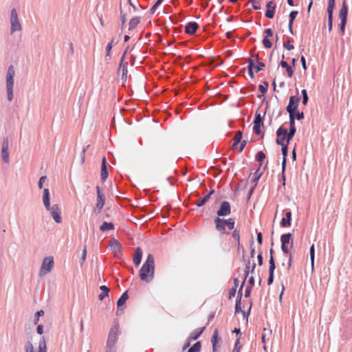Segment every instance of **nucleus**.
I'll use <instances>...</instances> for the list:
<instances>
[{
  "label": "nucleus",
  "mask_w": 352,
  "mask_h": 352,
  "mask_svg": "<svg viewBox=\"0 0 352 352\" xmlns=\"http://www.w3.org/2000/svg\"><path fill=\"white\" fill-rule=\"evenodd\" d=\"M128 3L130 5V6L133 9L134 11H137L138 7H140V8L144 9V8H143L140 3H138V5H135V3H133L131 1V0H128Z\"/></svg>",
  "instance_id": "nucleus-54"
},
{
  "label": "nucleus",
  "mask_w": 352,
  "mask_h": 352,
  "mask_svg": "<svg viewBox=\"0 0 352 352\" xmlns=\"http://www.w3.org/2000/svg\"><path fill=\"white\" fill-rule=\"evenodd\" d=\"M201 342L199 341L195 342L189 349L188 352H199L201 350Z\"/></svg>",
  "instance_id": "nucleus-31"
},
{
  "label": "nucleus",
  "mask_w": 352,
  "mask_h": 352,
  "mask_svg": "<svg viewBox=\"0 0 352 352\" xmlns=\"http://www.w3.org/2000/svg\"><path fill=\"white\" fill-rule=\"evenodd\" d=\"M300 101V97L298 96H292L289 98V104L286 107L289 116H295L296 112H297Z\"/></svg>",
  "instance_id": "nucleus-5"
},
{
  "label": "nucleus",
  "mask_w": 352,
  "mask_h": 352,
  "mask_svg": "<svg viewBox=\"0 0 352 352\" xmlns=\"http://www.w3.org/2000/svg\"><path fill=\"white\" fill-rule=\"evenodd\" d=\"M113 229H114V225H113V223H112L111 222L104 221L102 223V225L100 227V230L102 232L106 231V230H113Z\"/></svg>",
  "instance_id": "nucleus-28"
},
{
  "label": "nucleus",
  "mask_w": 352,
  "mask_h": 352,
  "mask_svg": "<svg viewBox=\"0 0 352 352\" xmlns=\"http://www.w3.org/2000/svg\"><path fill=\"white\" fill-rule=\"evenodd\" d=\"M142 257V251L140 248H137L135 250V254L133 258V262L135 264V265H139L141 263Z\"/></svg>",
  "instance_id": "nucleus-22"
},
{
  "label": "nucleus",
  "mask_w": 352,
  "mask_h": 352,
  "mask_svg": "<svg viewBox=\"0 0 352 352\" xmlns=\"http://www.w3.org/2000/svg\"><path fill=\"white\" fill-rule=\"evenodd\" d=\"M54 263L53 256L44 258L39 271V276L42 277L50 273L54 267Z\"/></svg>",
  "instance_id": "nucleus-4"
},
{
  "label": "nucleus",
  "mask_w": 352,
  "mask_h": 352,
  "mask_svg": "<svg viewBox=\"0 0 352 352\" xmlns=\"http://www.w3.org/2000/svg\"><path fill=\"white\" fill-rule=\"evenodd\" d=\"M87 256V245H85L84 246V248L82 250V256L80 261V265L82 266L83 265V263L85 262Z\"/></svg>",
  "instance_id": "nucleus-45"
},
{
  "label": "nucleus",
  "mask_w": 352,
  "mask_h": 352,
  "mask_svg": "<svg viewBox=\"0 0 352 352\" xmlns=\"http://www.w3.org/2000/svg\"><path fill=\"white\" fill-rule=\"evenodd\" d=\"M292 234L291 233L283 234L280 236L281 244H290V247L292 248L294 245V241L292 239Z\"/></svg>",
  "instance_id": "nucleus-19"
},
{
  "label": "nucleus",
  "mask_w": 352,
  "mask_h": 352,
  "mask_svg": "<svg viewBox=\"0 0 352 352\" xmlns=\"http://www.w3.org/2000/svg\"><path fill=\"white\" fill-rule=\"evenodd\" d=\"M128 298H129V295H128L127 292H124L117 301L118 307H120L122 306L123 305H124V303L126 302V301Z\"/></svg>",
  "instance_id": "nucleus-27"
},
{
  "label": "nucleus",
  "mask_w": 352,
  "mask_h": 352,
  "mask_svg": "<svg viewBox=\"0 0 352 352\" xmlns=\"http://www.w3.org/2000/svg\"><path fill=\"white\" fill-rule=\"evenodd\" d=\"M118 336V326L115 325L112 327L109 331L107 342V347H113L116 343Z\"/></svg>",
  "instance_id": "nucleus-9"
},
{
  "label": "nucleus",
  "mask_w": 352,
  "mask_h": 352,
  "mask_svg": "<svg viewBox=\"0 0 352 352\" xmlns=\"http://www.w3.org/2000/svg\"><path fill=\"white\" fill-rule=\"evenodd\" d=\"M45 312L43 310H39L38 311L36 314H35V319H34V324H36L38 320H39V318L41 316H43L44 315Z\"/></svg>",
  "instance_id": "nucleus-48"
},
{
  "label": "nucleus",
  "mask_w": 352,
  "mask_h": 352,
  "mask_svg": "<svg viewBox=\"0 0 352 352\" xmlns=\"http://www.w3.org/2000/svg\"><path fill=\"white\" fill-rule=\"evenodd\" d=\"M309 254H310L311 267L313 269L314 266V258H315V248H314V244L310 248Z\"/></svg>",
  "instance_id": "nucleus-33"
},
{
  "label": "nucleus",
  "mask_w": 352,
  "mask_h": 352,
  "mask_svg": "<svg viewBox=\"0 0 352 352\" xmlns=\"http://www.w3.org/2000/svg\"><path fill=\"white\" fill-rule=\"evenodd\" d=\"M199 28V25L197 22L191 21L188 23L185 26V32L188 34H194Z\"/></svg>",
  "instance_id": "nucleus-16"
},
{
  "label": "nucleus",
  "mask_w": 352,
  "mask_h": 352,
  "mask_svg": "<svg viewBox=\"0 0 352 352\" xmlns=\"http://www.w3.org/2000/svg\"><path fill=\"white\" fill-rule=\"evenodd\" d=\"M11 34L21 30V25L18 19L16 10L13 8L10 12Z\"/></svg>",
  "instance_id": "nucleus-6"
},
{
  "label": "nucleus",
  "mask_w": 352,
  "mask_h": 352,
  "mask_svg": "<svg viewBox=\"0 0 352 352\" xmlns=\"http://www.w3.org/2000/svg\"><path fill=\"white\" fill-rule=\"evenodd\" d=\"M347 21H340V23L339 24V28L341 32V34L343 35L344 34L345 26Z\"/></svg>",
  "instance_id": "nucleus-49"
},
{
  "label": "nucleus",
  "mask_w": 352,
  "mask_h": 352,
  "mask_svg": "<svg viewBox=\"0 0 352 352\" xmlns=\"http://www.w3.org/2000/svg\"><path fill=\"white\" fill-rule=\"evenodd\" d=\"M232 236L237 241V244L239 246L240 245V234L239 232L236 230H234L232 232Z\"/></svg>",
  "instance_id": "nucleus-43"
},
{
  "label": "nucleus",
  "mask_w": 352,
  "mask_h": 352,
  "mask_svg": "<svg viewBox=\"0 0 352 352\" xmlns=\"http://www.w3.org/2000/svg\"><path fill=\"white\" fill-rule=\"evenodd\" d=\"M154 274L155 259L153 256L149 254L140 270L139 276L142 281L148 283L153 280Z\"/></svg>",
  "instance_id": "nucleus-1"
},
{
  "label": "nucleus",
  "mask_w": 352,
  "mask_h": 352,
  "mask_svg": "<svg viewBox=\"0 0 352 352\" xmlns=\"http://www.w3.org/2000/svg\"><path fill=\"white\" fill-rule=\"evenodd\" d=\"M100 289L102 292L99 294L98 298L100 300H102L105 297L108 296L109 289L105 285H102L100 287Z\"/></svg>",
  "instance_id": "nucleus-25"
},
{
  "label": "nucleus",
  "mask_w": 352,
  "mask_h": 352,
  "mask_svg": "<svg viewBox=\"0 0 352 352\" xmlns=\"http://www.w3.org/2000/svg\"><path fill=\"white\" fill-rule=\"evenodd\" d=\"M285 140H286V142L287 141V136L285 135H282L279 138H277L276 140V142L278 145H280V146H283V145H285L286 143H285Z\"/></svg>",
  "instance_id": "nucleus-36"
},
{
  "label": "nucleus",
  "mask_w": 352,
  "mask_h": 352,
  "mask_svg": "<svg viewBox=\"0 0 352 352\" xmlns=\"http://www.w3.org/2000/svg\"><path fill=\"white\" fill-rule=\"evenodd\" d=\"M287 74L289 77H292L294 73L292 67L289 65L288 67L286 68Z\"/></svg>",
  "instance_id": "nucleus-63"
},
{
  "label": "nucleus",
  "mask_w": 352,
  "mask_h": 352,
  "mask_svg": "<svg viewBox=\"0 0 352 352\" xmlns=\"http://www.w3.org/2000/svg\"><path fill=\"white\" fill-rule=\"evenodd\" d=\"M347 13L348 8L346 6V1H344L342 2V7L339 12V18L340 19V21H347Z\"/></svg>",
  "instance_id": "nucleus-20"
},
{
  "label": "nucleus",
  "mask_w": 352,
  "mask_h": 352,
  "mask_svg": "<svg viewBox=\"0 0 352 352\" xmlns=\"http://www.w3.org/2000/svg\"><path fill=\"white\" fill-rule=\"evenodd\" d=\"M265 158V154L263 151H259L256 155V160L260 163V166H261L263 160Z\"/></svg>",
  "instance_id": "nucleus-34"
},
{
  "label": "nucleus",
  "mask_w": 352,
  "mask_h": 352,
  "mask_svg": "<svg viewBox=\"0 0 352 352\" xmlns=\"http://www.w3.org/2000/svg\"><path fill=\"white\" fill-rule=\"evenodd\" d=\"M250 266H245V269H244V278H243V285H245V280L249 275V273H250Z\"/></svg>",
  "instance_id": "nucleus-51"
},
{
  "label": "nucleus",
  "mask_w": 352,
  "mask_h": 352,
  "mask_svg": "<svg viewBox=\"0 0 352 352\" xmlns=\"http://www.w3.org/2000/svg\"><path fill=\"white\" fill-rule=\"evenodd\" d=\"M239 340H240V338H238V339L236 340V342H235V344H234V352H239L240 351V349H241V346H239Z\"/></svg>",
  "instance_id": "nucleus-58"
},
{
  "label": "nucleus",
  "mask_w": 352,
  "mask_h": 352,
  "mask_svg": "<svg viewBox=\"0 0 352 352\" xmlns=\"http://www.w3.org/2000/svg\"><path fill=\"white\" fill-rule=\"evenodd\" d=\"M333 27V15L328 14V29L331 32Z\"/></svg>",
  "instance_id": "nucleus-53"
},
{
  "label": "nucleus",
  "mask_w": 352,
  "mask_h": 352,
  "mask_svg": "<svg viewBox=\"0 0 352 352\" xmlns=\"http://www.w3.org/2000/svg\"><path fill=\"white\" fill-rule=\"evenodd\" d=\"M15 71L12 65H10L8 68L6 74V92L7 98L9 101H12L14 97L13 88H14V77Z\"/></svg>",
  "instance_id": "nucleus-2"
},
{
  "label": "nucleus",
  "mask_w": 352,
  "mask_h": 352,
  "mask_svg": "<svg viewBox=\"0 0 352 352\" xmlns=\"http://www.w3.org/2000/svg\"><path fill=\"white\" fill-rule=\"evenodd\" d=\"M96 192L97 203L96 204L95 211L97 212L98 213H100L104 207L105 203V197L103 193L102 188H100L99 186H96Z\"/></svg>",
  "instance_id": "nucleus-8"
},
{
  "label": "nucleus",
  "mask_w": 352,
  "mask_h": 352,
  "mask_svg": "<svg viewBox=\"0 0 352 352\" xmlns=\"http://www.w3.org/2000/svg\"><path fill=\"white\" fill-rule=\"evenodd\" d=\"M120 13H121V22H122V28L124 23L126 22V14L122 13V8L121 5L120 6Z\"/></svg>",
  "instance_id": "nucleus-52"
},
{
  "label": "nucleus",
  "mask_w": 352,
  "mask_h": 352,
  "mask_svg": "<svg viewBox=\"0 0 352 352\" xmlns=\"http://www.w3.org/2000/svg\"><path fill=\"white\" fill-rule=\"evenodd\" d=\"M164 0H157L150 10L151 14H154L157 8L161 5Z\"/></svg>",
  "instance_id": "nucleus-41"
},
{
  "label": "nucleus",
  "mask_w": 352,
  "mask_h": 352,
  "mask_svg": "<svg viewBox=\"0 0 352 352\" xmlns=\"http://www.w3.org/2000/svg\"><path fill=\"white\" fill-rule=\"evenodd\" d=\"M109 245L111 247V249L112 250L115 254L121 253L122 246L118 240L113 239L112 241H110Z\"/></svg>",
  "instance_id": "nucleus-18"
},
{
  "label": "nucleus",
  "mask_w": 352,
  "mask_h": 352,
  "mask_svg": "<svg viewBox=\"0 0 352 352\" xmlns=\"http://www.w3.org/2000/svg\"><path fill=\"white\" fill-rule=\"evenodd\" d=\"M46 179H47L46 176H42L40 177L38 183V187L39 189L43 188V183L45 182Z\"/></svg>",
  "instance_id": "nucleus-56"
},
{
  "label": "nucleus",
  "mask_w": 352,
  "mask_h": 352,
  "mask_svg": "<svg viewBox=\"0 0 352 352\" xmlns=\"http://www.w3.org/2000/svg\"><path fill=\"white\" fill-rule=\"evenodd\" d=\"M36 332L38 334L41 335L44 332V327L42 324H38L36 328Z\"/></svg>",
  "instance_id": "nucleus-62"
},
{
  "label": "nucleus",
  "mask_w": 352,
  "mask_h": 352,
  "mask_svg": "<svg viewBox=\"0 0 352 352\" xmlns=\"http://www.w3.org/2000/svg\"><path fill=\"white\" fill-rule=\"evenodd\" d=\"M269 84L267 81H264L263 85H259L258 90L262 94H265L267 91Z\"/></svg>",
  "instance_id": "nucleus-35"
},
{
  "label": "nucleus",
  "mask_w": 352,
  "mask_h": 352,
  "mask_svg": "<svg viewBox=\"0 0 352 352\" xmlns=\"http://www.w3.org/2000/svg\"><path fill=\"white\" fill-rule=\"evenodd\" d=\"M50 190L48 188H45L43 190V197H42L43 203L49 202L50 200Z\"/></svg>",
  "instance_id": "nucleus-32"
},
{
  "label": "nucleus",
  "mask_w": 352,
  "mask_h": 352,
  "mask_svg": "<svg viewBox=\"0 0 352 352\" xmlns=\"http://www.w3.org/2000/svg\"><path fill=\"white\" fill-rule=\"evenodd\" d=\"M304 118V113L302 112L300 113L298 110L295 113V119L298 120H302Z\"/></svg>",
  "instance_id": "nucleus-59"
},
{
  "label": "nucleus",
  "mask_w": 352,
  "mask_h": 352,
  "mask_svg": "<svg viewBox=\"0 0 352 352\" xmlns=\"http://www.w3.org/2000/svg\"><path fill=\"white\" fill-rule=\"evenodd\" d=\"M140 19L141 18L140 16L133 17L129 23V30H134L138 26V25L140 23Z\"/></svg>",
  "instance_id": "nucleus-24"
},
{
  "label": "nucleus",
  "mask_w": 352,
  "mask_h": 352,
  "mask_svg": "<svg viewBox=\"0 0 352 352\" xmlns=\"http://www.w3.org/2000/svg\"><path fill=\"white\" fill-rule=\"evenodd\" d=\"M269 263H270L269 274H271V275L274 274V271H275V269H276V264H275V261H274V258L273 256L270 257Z\"/></svg>",
  "instance_id": "nucleus-29"
},
{
  "label": "nucleus",
  "mask_w": 352,
  "mask_h": 352,
  "mask_svg": "<svg viewBox=\"0 0 352 352\" xmlns=\"http://www.w3.org/2000/svg\"><path fill=\"white\" fill-rule=\"evenodd\" d=\"M50 212L56 223H60L62 222L61 212L58 204L52 206V210Z\"/></svg>",
  "instance_id": "nucleus-13"
},
{
  "label": "nucleus",
  "mask_w": 352,
  "mask_h": 352,
  "mask_svg": "<svg viewBox=\"0 0 352 352\" xmlns=\"http://www.w3.org/2000/svg\"><path fill=\"white\" fill-rule=\"evenodd\" d=\"M25 352H34L33 344L31 342L28 341L25 344ZM38 352H47V345L44 337H42L38 342Z\"/></svg>",
  "instance_id": "nucleus-7"
},
{
  "label": "nucleus",
  "mask_w": 352,
  "mask_h": 352,
  "mask_svg": "<svg viewBox=\"0 0 352 352\" xmlns=\"http://www.w3.org/2000/svg\"><path fill=\"white\" fill-rule=\"evenodd\" d=\"M113 41H114V39L112 38L111 41L107 45V47H106L107 56H110V52L112 49Z\"/></svg>",
  "instance_id": "nucleus-50"
},
{
  "label": "nucleus",
  "mask_w": 352,
  "mask_h": 352,
  "mask_svg": "<svg viewBox=\"0 0 352 352\" xmlns=\"http://www.w3.org/2000/svg\"><path fill=\"white\" fill-rule=\"evenodd\" d=\"M9 142L8 138H4L2 148H1V157L5 163L9 162V153H8Z\"/></svg>",
  "instance_id": "nucleus-14"
},
{
  "label": "nucleus",
  "mask_w": 352,
  "mask_h": 352,
  "mask_svg": "<svg viewBox=\"0 0 352 352\" xmlns=\"http://www.w3.org/2000/svg\"><path fill=\"white\" fill-rule=\"evenodd\" d=\"M209 198L208 196L205 195L203 198L196 201L195 204L198 207H201L204 206L208 201Z\"/></svg>",
  "instance_id": "nucleus-37"
},
{
  "label": "nucleus",
  "mask_w": 352,
  "mask_h": 352,
  "mask_svg": "<svg viewBox=\"0 0 352 352\" xmlns=\"http://www.w3.org/2000/svg\"><path fill=\"white\" fill-rule=\"evenodd\" d=\"M334 6H335V1L329 0L328 8H327L328 14H331V15H333Z\"/></svg>",
  "instance_id": "nucleus-38"
},
{
  "label": "nucleus",
  "mask_w": 352,
  "mask_h": 352,
  "mask_svg": "<svg viewBox=\"0 0 352 352\" xmlns=\"http://www.w3.org/2000/svg\"><path fill=\"white\" fill-rule=\"evenodd\" d=\"M254 126H253V131L256 135H259L261 133V127L263 125V119L261 116V114L259 113H256L255 118L253 122Z\"/></svg>",
  "instance_id": "nucleus-11"
},
{
  "label": "nucleus",
  "mask_w": 352,
  "mask_h": 352,
  "mask_svg": "<svg viewBox=\"0 0 352 352\" xmlns=\"http://www.w3.org/2000/svg\"><path fill=\"white\" fill-rule=\"evenodd\" d=\"M217 340H218V330L215 329L213 332V334H212V336L211 338V342L212 344V352H216Z\"/></svg>",
  "instance_id": "nucleus-26"
},
{
  "label": "nucleus",
  "mask_w": 352,
  "mask_h": 352,
  "mask_svg": "<svg viewBox=\"0 0 352 352\" xmlns=\"http://www.w3.org/2000/svg\"><path fill=\"white\" fill-rule=\"evenodd\" d=\"M264 33L265 34V37H271L273 36V32L270 28H267L265 30Z\"/></svg>",
  "instance_id": "nucleus-60"
},
{
  "label": "nucleus",
  "mask_w": 352,
  "mask_h": 352,
  "mask_svg": "<svg viewBox=\"0 0 352 352\" xmlns=\"http://www.w3.org/2000/svg\"><path fill=\"white\" fill-rule=\"evenodd\" d=\"M266 12L265 13V16L268 19H273L274 16L276 5L274 3L273 1H270L266 4Z\"/></svg>",
  "instance_id": "nucleus-15"
},
{
  "label": "nucleus",
  "mask_w": 352,
  "mask_h": 352,
  "mask_svg": "<svg viewBox=\"0 0 352 352\" xmlns=\"http://www.w3.org/2000/svg\"><path fill=\"white\" fill-rule=\"evenodd\" d=\"M252 4V6H253V8L255 10H258L261 9V6H260V3H258L257 1H250Z\"/></svg>",
  "instance_id": "nucleus-61"
},
{
  "label": "nucleus",
  "mask_w": 352,
  "mask_h": 352,
  "mask_svg": "<svg viewBox=\"0 0 352 352\" xmlns=\"http://www.w3.org/2000/svg\"><path fill=\"white\" fill-rule=\"evenodd\" d=\"M254 67V60L252 58H250L248 60V74L250 76V78H254V72H253V68Z\"/></svg>",
  "instance_id": "nucleus-30"
},
{
  "label": "nucleus",
  "mask_w": 352,
  "mask_h": 352,
  "mask_svg": "<svg viewBox=\"0 0 352 352\" xmlns=\"http://www.w3.org/2000/svg\"><path fill=\"white\" fill-rule=\"evenodd\" d=\"M283 135H287V129H285L283 126H280L276 131L277 138H279Z\"/></svg>",
  "instance_id": "nucleus-39"
},
{
  "label": "nucleus",
  "mask_w": 352,
  "mask_h": 352,
  "mask_svg": "<svg viewBox=\"0 0 352 352\" xmlns=\"http://www.w3.org/2000/svg\"><path fill=\"white\" fill-rule=\"evenodd\" d=\"M263 45H264V47L265 48H267V49L271 48L272 46V42L269 40V38L267 37H265V36L263 39Z\"/></svg>",
  "instance_id": "nucleus-44"
},
{
  "label": "nucleus",
  "mask_w": 352,
  "mask_h": 352,
  "mask_svg": "<svg viewBox=\"0 0 352 352\" xmlns=\"http://www.w3.org/2000/svg\"><path fill=\"white\" fill-rule=\"evenodd\" d=\"M292 222V212L287 211L285 212V217L282 218L280 221V226L283 228L289 227Z\"/></svg>",
  "instance_id": "nucleus-17"
},
{
  "label": "nucleus",
  "mask_w": 352,
  "mask_h": 352,
  "mask_svg": "<svg viewBox=\"0 0 352 352\" xmlns=\"http://www.w3.org/2000/svg\"><path fill=\"white\" fill-rule=\"evenodd\" d=\"M241 301L240 300V299H236V303H235V314H237L240 311H241Z\"/></svg>",
  "instance_id": "nucleus-55"
},
{
  "label": "nucleus",
  "mask_w": 352,
  "mask_h": 352,
  "mask_svg": "<svg viewBox=\"0 0 352 352\" xmlns=\"http://www.w3.org/2000/svg\"><path fill=\"white\" fill-rule=\"evenodd\" d=\"M230 213L231 207L230 203L227 201H222L219 210L217 211V214L218 215L217 217H226L229 215Z\"/></svg>",
  "instance_id": "nucleus-10"
},
{
  "label": "nucleus",
  "mask_w": 352,
  "mask_h": 352,
  "mask_svg": "<svg viewBox=\"0 0 352 352\" xmlns=\"http://www.w3.org/2000/svg\"><path fill=\"white\" fill-rule=\"evenodd\" d=\"M205 330V327L201 328V329H197L191 332L190 336L188 338V340H196L199 338V336L202 334L204 331Z\"/></svg>",
  "instance_id": "nucleus-21"
},
{
  "label": "nucleus",
  "mask_w": 352,
  "mask_h": 352,
  "mask_svg": "<svg viewBox=\"0 0 352 352\" xmlns=\"http://www.w3.org/2000/svg\"><path fill=\"white\" fill-rule=\"evenodd\" d=\"M243 133L241 131H236L235 136L234 138V142H236V143H240L241 141Z\"/></svg>",
  "instance_id": "nucleus-47"
},
{
  "label": "nucleus",
  "mask_w": 352,
  "mask_h": 352,
  "mask_svg": "<svg viewBox=\"0 0 352 352\" xmlns=\"http://www.w3.org/2000/svg\"><path fill=\"white\" fill-rule=\"evenodd\" d=\"M289 131H287V144H289V141L294 138L296 129L295 126V116H289Z\"/></svg>",
  "instance_id": "nucleus-12"
},
{
  "label": "nucleus",
  "mask_w": 352,
  "mask_h": 352,
  "mask_svg": "<svg viewBox=\"0 0 352 352\" xmlns=\"http://www.w3.org/2000/svg\"><path fill=\"white\" fill-rule=\"evenodd\" d=\"M214 222L215 224V228L217 230L221 232V233H226V226L228 228L229 230H232L234 228L235 222L233 219H223L220 217H216L214 219Z\"/></svg>",
  "instance_id": "nucleus-3"
},
{
  "label": "nucleus",
  "mask_w": 352,
  "mask_h": 352,
  "mask_svg": "<svg viewBox=\"0 0 352 352\" xmlns=\"http://www.w3.org/2000/svg\"><path fill=\"white\" fill-rule=\"evenodd\" d=\"M298 11H297V10H292L289 13V23H293L294 21L295 20V19H296V16L298 15Z\"/></svg>",
  "instance_id": "nucleus-42"
},
{
  "label": "nucleus",
  "mask_w": 352,
  "mask_h": 352,
  "mask_svg": "<svg viewBox=\"0 0 352 352\" xmlns=\"http://www.w3.org/2000/svg\"><path fill=\"white\" fill-rule=\"evenodd\" d=\"M108 177V170L107 166V161L106 158L104 157L102 161V167H101V179L103 182H104Z\"/></svg>",
  "instance_id": "nucleus-23"
},
{
  "label": "nucleus",
  "mask_w": 352,
  "mask_h": 352,
  "mask_svg": "<svg viewBox=\"0 0 352 352\" xmlns=\"http://www.w3.org/2000/svg\"><path fill=\"white\" fill-rule=\"evenodd\" d=\"M265 67V63H263V62H259V61H257V65L256 66V72H259L260 71H261L263 67Z\"/></svg>",
  "instance_id": "nucleus-57"
},
{
  "label": "nucleus",
  "mask_w": 352,
  "mask_h": 352,
  "mask_svg": "<svg viewBox=\"0 0 352 352\" xmlns=\"http://www.w3.org/2000/svg\"><path fill=\"white\" fill-rule=\"evenodd\" d=\"M260 169V167L258 168L255 173V177L252 179V182L254 184V186H256L258 184V179L261 177L262 173H258V170Z\"/></svg>",
  "instance_id": "nucleus-40"
},
{
  "label": "nucleus",
  "mask_w": 352,
  "mask_h": 352,
  "mask_svg": "<svg viewBox=\"0 0 352 352\" xmlns=\"http://www.w3.org/2000/svg\"><path fill=\"white\" fill-rule=\"evenodd\" d=\"M288 144H287V142L285 145L281 146H282V148H281L282 154H283V158H285V159H287V153H288Z\"/></svg>",
  "instance_id": "nucleus-46"
},
{
  "label": "nucleus",
  "mask_w": 352,
  "mask_h": 352,
  "mask_svg": "<svg viewBox=\"0 0 352 352\" xmlns=\"http://www.w3.org/2000/svg\"><path fill=\"white\" fill-rule=\"evenodd\" d=\"M236 289L235 287H232L229 292V298L231 299L236 294Z\"/></svg>",
  "instance_id": "nucleus-64"
}]
</instances>
